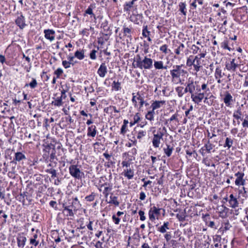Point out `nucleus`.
<instances>
[{
    "instance_id": "1",
    "label": "nucleus",
    "mask_w": 248,
    "mask_h": 248,
    "mask_svg": "<svg viewBox=\"0 0 248 248\" xmlns=\"http://www.w3.org/2000/svg\"><path fill=\"white\" fill-rule=\"evenodd\" d=\"M183 67L182 64L174 65L172 66L171 69L170 70L171 82L172 84L183 85L184 84L188 73Z\"/></svg>"
},
{
    "instance_id": "2",
    "label": "nucleus",
    "mask_w": 248,
    "mask_h": 248,
    "mask_svg": "<svg viewBox=\"0 0 248 248\" xmlns=\"http://www.w3.org/2000/svg\"><path fill=\"white\" fill-rule=\"evenodd\" d=\"M153 63V60L151 58L146 56L142 58L140 55H137L132 65L134 68L147 70L152 68Z\"/></svg>"
},
{
    "instance_id": "3",
    "label": "nucleus",
    "mask_w": 248,
    "mask_h": 248,
    "mask_svg": "<svg viewBox=\"0 0 248 248\" xmlns=\"http://www.w3.org/2000/svg\"><path fill=\"white\" fill-rule=\"evenodd\" d=\"M186 65L187 67L191 69L193 67V70L197 73L202 67V60H200L198 57L191 55L187 58L186 61Z\"/></svg>"
},
{
    "instance_id": "4",
    "label": "nucleus",
    "mask_w": 248,
    "mask_h": 248,
    "mask_svg": "<svg viewBox=\"0 0 248 248\" xmlns=\"http://www.w3.org/2000/svg\"><path fill=\"white\" fill-rule=\"evenodd\" d=\"M167 132L165 127L162 128H159L155 133V130L153 132L154 135L152 139L153 146L155 148H158L161 142V140L162 139L165 133Z\"/></svg>"
},
{
    "instance_id": "5",
    "label": "nucleus",
    "mask_w": 248,
    "mask_h": 248,
    "mask_svg": "<svg viewBox=\"0 0 248 248\" xmlns=\"http://www.w3.org/2000/svg\"><path fill=\"white\" fill-rule=\"evenodd\" d=\"M132 102L135 108H138L139 109H141L143 105L145 104L146 106L148 105L147 103H145L144 97H142L139 92L136 95L135 93H132Z\"/></svg>"
},
{
    "instance_id": "6",
    "label": "nucleus",
    "mask_w": 248,
    "mask_h": 248,
    "mask_svg": "<svg viewBox=\"0 0 248 248\" xmlns=\"http://www.w3.org/2000/svg\"><path fill=\"white\" fill-rule=\"evenodd\" d=\"M69 171L70 174L74 178L78 179H81L84 175V173L82 172L77 165H71L69 167Z\"/></svg>"
},
{
    "instance_id": "7",
    "label": "nucleus",
    "mask_w": 248,
    "mask_h": 248,
    "mask_svg": "<svg viewBox=\"0 0 248 248\" xmlns=\"http://www.w3.org/2000/svg\"><path fill=\"white\" fill-rule=\"evenodd\" d=\"M62 207L63 208L62 213L66 217H74L75 214L74 211H76L79 208L74 206L73 204L69 202L68 204L66 203H63Z\"/></svg>"
},
{
    "instance_id": "8",
    "label": "nucleus",
    "mask_w": 248,
    "mask_h": 248,
    "mask_svg": "<svg viewBox=\"0 0 248 248\" xmlns=\"http://www.w3.org/2000/svg\"><path fill=\"white\" fill-rule=\"evenodd\" d=\"M187 85L189 90L190 91V94H191V98L192 100H196L198 98H200L201 94H199L197 96L194 95V92L196 89V85L197 84V82L194 81L193 78H189L187 81L186 83Z\"/></svg>"
},
{
    "instance_id": "9",
    "label": "nucleus",
    "mask_w": 248,
    "mask_h": 248,
    "mask_svg": "<svg viewBox=\"0 0 248 248\" xmlns=\"http://www.w3.org/2000/svg\"><path fill=\"white\" fill-rule=\"evenodd\" d=\"M239 65L238 61L235 59L228 61L225 63L226 68L230 72H235Z\"/></svg>"
},
{
    "instance_id": "10",
    "label": "nucleus",
    "mask_w": 248,
    "mask_h": 248,
    "mask_svg": "<svg viewBox=\"0 0 248 248\" xmlns=\"http://www.w3.org/2000/svg\"><path fill=\"white\" fill-rule=\"evenodd\" d=\"M161 208H157L154 206L151 207L149 211V219L154 221L155 219H158V217L160 215Z\"/></svg>"
},
{
    "instance_id": "11",
    "label": "nucleus",
    "mask_w": 248,
    "mask_h": 248,
    "mask_svg": "<svg viewBox=\"0 0 248 248\" xmlns=\"http://www.w3.org/2000/svg\"><path fill=\"white\" fill-rule=\"evenodd\" d=\"M18 14L15 19V23L20 30H23L27 25L26 24L25 17L21 12Z\"/></svg>"
},
{
    "instance_id": "12",
    "label": "nucleus",
    "mask_w": 248,
    "mask_h": 248,
    "mask_svg": "<svg viewBox=\"0 0 248 248\" xmlns=\"http://www.w3.org/2000/svg\"><path fill=\"white\" fill-rule=\"evenodd\" d=\"M202 89H201V87L198 85V84H196V89H195V91L194 92V95H197V96L199 95V94H201V96L200 98H198L197 99H196L195 101V100H192V101L194 102L195 104H199L200 103H201L202 100L204 99V92H201L202 91Z\"/></svg>"
},
{
    "instance_id": "13",
    "label": "nucleus",
    "mask_w": 248,
    "mask_h": 248,
    "mask_svg": "<svg viewBox=\"0 0 248 248\" xmlns=\"http://www.w3.org/2000/svg\"><path fill=\"white\" fill-rule=\"evenodd\" d=\"M235 176L236 177V179L235 181V184L236 186H244L245 184V180L244 179V173L240 171H238L234 174Z\"/></svg>"
},
{
    "instance_id": "14",
    "label": "nucleus",
    "mask_w": 248,
    "mask_h": 248,
    "mask_svg": "<svg viewBox=\"0 0 248 248\" xmlns=\"http://www.w3.org/2000/svg\"><path fill=\"white\" fill-rule=\"evenodd\" d=\"M239 201L236 195L233 194H231L229 195V206L231 208L235 209L238 207Z\"/></svg>"
},
{
    "instance_id": "15",
    "label": "nucleus",
    "mask_w": 248,
    "mask_h": 248,
    "mask_svg": "<svg viewBox=\"0 0 248 248\" xmlns=\"http://www.w3.org/2000/svg\"><path fill=\"white\" fill-rule=\"evenodd\" d=\"M17 246L19 248H24L27 241V238L23 233H19L16 237Z\"/></svg>"
},
{
    "instance_id": "16",
    "label": "nucleus",
    "mask_w": 248,
    "mask_h": 248,
    "mask_svg": "<svg viewBox=\"0 0 248 248\" xmlns=\"http://www.w3.org/2000/svg\"><path fill=\"white\" fill-rule=\"evenodd\" d=\"M123 32L124 36L127 38L132 39V34L133 32V29L132 25L127 26L124 24L123 27Z\"/></svg>"
},
{
    "instance_id": "17",
    "label": "nucleus",
    "mask_w": 248,
    "mask_h": 248,
    "mask_svg": "<svg viewBox=\"0 0 248 248\" xmlns=\"http://www.w3.org/2000/svg\"><path fill=\"white\" fill-rule=\"evenodd\" d=\"M44 36L46 39L50 42L55 39V31L52 29H46L44 31Z\"/></svg>"
},
{
    "instance_id": "18",
    "label": "nucleus",
    "mask_w": 248,
    "mask_h": 248,
    "mask_svg": "<svg viewBox=\"0 0 248 248\" xmlns=\"http://www.w3.org/2000/svg\"><path fill=\"white\" fill-rule=\"evenodd\" d=\"M143 17L142 14L133 13L130 17V20L134 24L139 25L140 22L142 21Z\"/></svg>"
},
{
    "instance_id": "19",
    "label": "nucleus",
    "mask_w": 248,
    "mask_h": 248,
    "mask_svg": "<svg viewBox=\"0 0 248 248\" xmlns=\"http://www.w3.org/2000/svg\"><path fill=\"white\" fill-rule=\"evenodd\" d=\"M26 156L24 153L21 152H17L15 153L13 160L11 163H15L16 165L17 162H20L26 159Z\"/></svg>"
},
{
    "instance_id": "20",
    "label": "nucleus",
    "mask_w": 248,
    "mask_h": 248,
    "mask_svg": "<svg viewBox=\"0 0 248 248\" xmlns=\"http://www.w3.org/2000/svg\"><path fill=\"white\" fill-rule=\"evenodd\" d=\"M108 72L107 66L105 62H102L99 67L97 73L101 78H104Z\"/></svg>"
},
{
    "instance_id": "21",
    "label": "nucleus",
    "mask_w": 248,
    "mask_h": 248,
    "mask_svg": "<svg viewBox=\"0 0 248 248\" xmlns=\"http://www.w3.org/2000/svg\"><path fill=\"white\" fill-rule=\"evenodd\" d=\"M223 100L227 107H231L233 102L232 96L229 92H226Z\"/></svg>"
},
{
    "instance_id": "22",
    "label": "nucleus",
    "mask_w": 248,
    "mask_h": 248,
    "mask_svg": "<svg viewBox=\"0 0 248 248\" xmlns=\"http://www.w3.org/2000/svg\"><path fill=\"white\" fill-rule=\"evenodd\" d=\"M166 105V101L165 100H155L153 101L151 105L152 110L155 111V110L160 108L162 106Z\"/></svg>"
},
{
    "instance_id": "23",
    "label": "nucleus",
    "mask_w": 248,
    "mask_h": 248,
    "mask_svg": "<svg viewBox=\"0 0 248 248\" xmlns=\"http://www.w3.org/2000/svg\"><path fill=\"white\" fill-rule=\"evenodd\" d=\"M97 133V130L95 125H91L88 127L87 133L88 137L94 138Z\"/></svg>"
},
{
    "instance_id": "24",
    "label": "nucleus",
    "mask_w": 248,
    "mask_h": 248,
    "mask_svg": "<svg viewBox=\"0 0 248 248\" xmlns=\"http://www.w3.org/2000/svg\"><path fill=\"white\" fill-rule=\"evenodd\" d=\"M220 46L224 49H227L230 52L232 50L231 47L230 41L227 37H225L223 41L220 44Z\"/></svg>"
},
{
    "instance_id": "25",
    "label": "nucleus",
    "mask_w": 248,
    "mask_h": 248,
    "mask_svg": "<svg viewBox=\"0 0 248 248\" xmlns=\"http://www.w3.org/2000/svg\"><path fill=\"white\" fill-rule=\"evenodd\" d=\"M214 147L215 145L211 143L210 140H208L206 144H205L203 147H202L201 149V150L202 151V155H203L204 151H205L207 153H210Z\"/></svg>"
},
{
    "instance_id": "26",
    "label": "nucleus",
    "mask_w": 248,
    "mask_h": 248,
    "mask_svg": "<svg viewBox=\"0 0 248 248\" xmlns=\"http://www.w3.org/2000/svg\"><path fill=\"white\" fill-rule=\"evenodd\" d=\"M122 174L128 179H132L134 175V170L131 168H126L124 170Z\"/></svg>"
},
{
    "instance_id": "27",
    "label": "nucleus",
    "mask_w": 248,
    "mask_h": 248,
    "mask_svg": "<svg viewBox=\"0 0 248 248\" xmlns=\"http://www.w3.org/2000/svg\"><path fill=\"white\" fill-rule=\"evenodd\" d=\"M243 106V105H241V106H239L237 108V109L234 110L233 113V117L234 119L239 120H242V116L243 115L242 112L241 107Z\"/></svg>"
},
{
    "instance_id": "28",
    "label": "nucleus",
    "mask_w": 248,
    "mask_h": 248,
    "mask_svg": "<svg viewBox=\"0 0 248 248\" xmlns=\"http://www.w3.org/2000/svg\"><path fill=\"white\" fill-rule=\"evenodd\" d=\"M178 116V113L177 112L175 113L170 117V118L166 120V123L172 124L176 125V123H179V122Z\"/></svg>"
},
{
    "instance_id": "29",
    "label": "nucleus",
    "mask_w": 248,
    "mask_h": 248,
    "mask_svg": "<svg viewBox=\"0 0 248 248\" xmlns=\"http://www.w3.org/2000/svg\"><path fill=\"white\" fill-rule=\"evenodd\" d=\"M95 4H91L88 8L85 10L83 16H85L87 15H89L91 16V17H93L94 19H96V16L93 13V9L95 8Z\"/></svg>"
},
{
    "instance_id": "30",
    "label": "nucleus",
    "mask_w": 248,
    "mask_h": 248,
    "mask_svg": "<svg viewBox=\"0 0 248 248\" xmlns=\"http://www.w3.org/2000/svg\"><path fill=\"white\" fill-rule=\"evenodd\" d=\"M118 199V197L113 196V194L111 193L109 197V201H107V200H106V202L109 204L114 205L115 206H118L120 204V202Z\"/></svg>"
},
{
    "instance_id": "31",
    "label": "nucleus",
    "mask_w": 248,
    "mask_h": 248,
    "mask_svg": "<svg viewBox=\"0 0 248 248\" xmlns=\"http://www.w3.org/2000/svg\"><path fill=\"white\" fill-rule=\"evenodd\" d=\"M38 238V235L37 233H35L33 235L32 237L30 239V244L31 245V248H33L32 246L36 247L39 243Z\"/></svg>"
},
{
    "instance_id": "32",
    "label": "nucleus",
    "mask_w": 248,
    "mask_h": 248,
    "mask_svg": "<svg viewBox=\"0 0 248 248\" xmlns=\"http://www.w3.org/2000/svg\"><path fill=\"white\" fill-rule=\"evenodd\" d=\"M38 86V82L34 78H31V81L30 82L26 83L24 86V87H29L31 89H34L36 88Z\"/></svg>"
},
{
    "instance_id": "33",
    "label": "nucleus",
    "mask_w": 248,
    "mask_h": 248,
    "mask_svg": "<svg viewBox=\"0 0 248 248\" xmlns=\"http://www.w3.org/2000/svg\"><path fill=\"white\" fill-rule=\"evenodd\" d=\"M213 240L215 248H221V244L220 242L221 240V237L219 235H215L213 237Z\"/></svg>"
},
{
    "instance_id": "34",
    "label": "nucleus",
    "mask_w": 248,
    "mask_h": 248,
    "mask_svg": "<svg viewBox=\"0 0 248 248\" xmlns=\"http://www.w3.org/2000/svg\"><path fill=\"white\" fill-rule=\"evenodd\" d=\"M142 35L144 37L147 38V40L148 41H152V39L150 37V31L148 30L147 25H144L143 26Z\"/></svg>"
},
{
    "instance_id": "35",
    "label": "nucleus",
    "mask_w": 248,
    "mask_h": 248,
    "mask_svg": "<svg viewBox=\"0 0 248 248\" xmlns=\"http://www.w3.org/2000/svg\"><path fill=\"white\" fill-rule=\"evenodd\" d=\"M170 223L168 221L164 222L163 224L157 228V231L162 233L167 232V230L169 229Z\"/></svg>"
},
{
    "instance_id": "36",
    "label": "nucleus",
    "mask_w": 248,
    "mask_h": 248,
    "mask_svg": "<svg viewBox=\"0 0 248 248\" xmlns=\"http://www.w3.org/2000/svg\"><path fill=\"white\" fill-rule=\"evenodd\" d=\"M179 45L177 46V47L176 49H175L174 53L177 56L180 55H183L184 49L185 47V46L183 43H179Z\"/></svg>"
},
{
    "instance_id": "37",
    "label": "nucleus",
    "mask_w": 248,
    "mask_h": 248,
    "mask_svg": "<svg viewBox=\"0 0 248 248\" xmlns=\"http://www.w3.org/2000/svg\"><path fill=\"white\" fill-rule=\"evenodd\" d=\"M155 68L156 70L167 69V66H164V63L161 61H155L154 64Z\"/></svg>"
},
{
    "instance_id": "38",
    "label": "nucleus",
    "mask_w": 248,
    "mask_h": 248,
    "mask_svg": "<svg viewBox=\"0 0 248 248\" xmlns=\"http://www.w3.org/2000/svg\"><path fill=\"white\" fill-rule=\"evenodd\" d=\"M224 75V73L222 72V69L220 66H217L216 68L214 77L215 78H222Z\"/></svg>"
},
{
    "instance_id": "39",
    "label": "nucleus",
    "mask_w": 248,
    "mask_h": 248,
    "mask_svg": "<svg viewBox=\"0 0 248 248\" xmlns=\"http://www.w3.org/2000/svg\"><path fill=\"white\" fill-rule=\"evenodd\" d=\"M85 50L84 49H79L77 50L74 54L75 57L79 60H82L85 58Z\"/></svg>"
},
{
    "instance_id": "40",
    "label": "nucleus",
    "mask_w": 248,
    "mask_h": 248,
    "mask_svg": "<svg viewBox=\"0 0 248 248\" xmlns=\"http://www.w3.org/2000/svg\"><path fill=\"white\" fill-rule=\"evenodd\" d=\"M173 150V147L167 144H166V148H163L164 152L168 157H170L171 155Z\"/></svg>"
},
{
    "instance_id": "41",
    "label": "nucleus",
    "mask_w": 248,
    "mask_h": 248,
    "mask_svg": "<svg viewBox=\"0 0 248 248\" xmlns=\"http://www.w3.org/2000/svg\"><path fill=\"white\" fill-rule=\"evenodd\" d=\"M51 104L56 107H60L62 105L63 102L62 97H58L51 102Z\"/></svg>"
},
{
    "instance_id": "42",
    "label": "nucleus",
    "mask_w": 248,
    "mask_h": 248,
    "mask_svg": "<svg viewBox=\"0 0 248 248\" xmlns=\"http://www.w3.org/2000/svg\"><path fill=\"white\" fill-rule=\"evenodd\" d=\"M155 111L153 110L148 111L145 115V118L150 121H153L154 120V115Z\"/></svg>"
},
{
    "instance_id": "43",
    "label": "nucleus",
    "mask_w": 248,
    "mask_h": 248,
    "mask_svg": "<svg viewBox=\"0 0 248 248\" xmlns=\"http://www.w3.org/2000/svg\"><path fill=\"white\" fill-rule=\"evenodd\" d=\"M112 89L118 91L121 89V83L119 81H113L111 85Z\"/></svg>"
},
{
    "instance_id": "44",
    "label": "nucleus",
    "mask_w": 248,
    "mask_h": 248,
    "mask_svg": "<svg viewBox=\"0 0 248 248\" xmlns=\"http://www.w3.org/2000/svg\"><path fill=\"white\" fill-rule=\"evenodd\" d=\"M134 2L132 1H129L128 2H126L124 5V11L127 12H129L131 8L133 7Z\"/></svg>"
},
{
    "instance_id": "45",
    "label": "nucleus",
    "mask_w": 248,
    "mask_h": 248,
    "mask_svg": "<svg viewBox=\"0 0 248 248\" xmlns=\"http://www.w3.org/2000/svg\"><path fill=\"white\" fill-rule=\"evenodd\" d=\"M222 207L223 208V210L219 211V215L221 217L225 218L227 217V214L229 209L224 205H222Z\"/></svg>"
},
{
    "instance_id": "46",
    "label": "nucleus",
    "mask_w": 248,
    "mask_h": 248,
    "mask_svg": "<svg viewBox=\"0 0 248 248\" xmlns=\"http://www.w3.org/2000/svg\"><path fill=\"white\" fill-rule=\"evenodd\" d=\"M179 11L184 15L186 14V4L185 2H181L179 4Z\"/></svg>"
},
{
    "instance_id": "47",
    "label": "nucleus",
    "mask_w": 248,
    "mask_h": 248,
    "mask_svg": "<svg viewBox=\"0 0 248 248\" xmlns=\"http://www.w3.org/2000/svg\"><path fill=\"white\" fill-rule=\"evenodd\" d=\"M159 50L165 54H167L170 52V50L168 48V46L166 44H164L161 46L159 48Z\"/></svg>"
},
{
    "instance_id": "48",
    "label": "nucleus",
    "mask_w": 248,
    "mask_h": 248,
    "mask_svg": "<svg viewBox=\"0 0 248 248\" xmlns=\"http://www.w3.org/2000/svg\"><path fill=\"white\" fill-rule=\"evenodd\" d=\"M132 159L130 158H125L124 160H123L122 162V165L123 167H125L126 168H128L130 167L131 164Z\"/></svg>"
},
{
    "instance_id": "49",
    "label": "nucleus",
    "mask_w": 248,
    "mask_h": 248,
    "mask_svg": "<svg viewBox=\"0 0 248 248\" xmlns=\"http://www.w3.org/2000/svg\"><path fill=\"white\" fill-rule=\"evenodd\" d=\"M69 202L71 203L74 205V206H76L77 207L79 208L80 206V202L78 201L77 197H76L75 198H73L72 200H70L69 201Z\"/></svg>"
},
{
    "instance_id": "50",
    "label": "nucleus",
    "mask_w": 248,
    "mask_h": 248,
    "mask_svg": "<svg viewBox=\"0 0 248 248\" xmlns=\"http://www.w3.org/2000/svg\"><path fill=\"white\" fill-rule=\"evenodd\" d=\"M184 87L182 86H178L175 88V91L179 97H182L184 94L183 92Z\"/></svg>"
},
{
    "instance_id": "51",
    "label": "nucleus",
    "mask_w": 248,
    "mask_h": 248,
    "mask_svg": "<svg viewBox=\"0 0 248 248\" xmlns=\"http://www.w3.org/2000/svg\"><path fill=\"white\" fill-rule=\"evenodd\" d=\"M112 189V186H105L103 191V194L105 198H107L109 194V192Z\"/></svg>"
},
{
    "instance_id": "52",
    "label": "nucleus",
    "mask_w": 248,
    "mask_h": 248,
    "mask_svg": "<svg viewBox=\"0 0 248 248\" xmlns=\"http://www.w3.org/2000/svg\"><path fill=\"white\" fill-rule=\"evenodd\" d=\"M233 144V140L229 138H227L225 140V142L224 144V147H227L228 149L230 148Z\"/></svg>"
},
{
    "instance_id": "53",
    "label": "nucleus",
    "mask_w": 248,
    "mask_h": 248,
    "mask_svg": "<svg viewBox=\"0 0 248 248\" xmlns=\"http://www.w3.org/2000/svg\"><path fill=\"white\" fill-rule=\"evenodd\" d=\"M232 225L230 223L229 221L227 220L226 222H224L222 226V228L223 229V231H227L232 227Z\"/></svg>"
},
{
    "instance_id": "54",
    "label": "nucleus",
    "mask_w": 248,
    "mask_h": 248,
    "mask_svg": "<svg viewBox=\"0 0 248 248\" xmlns=\"http://www.w3.org/2000/svg\"><path fill=\"white\" fill-rule=\"evenodd\" d=\"M2 217H3V219L1 221L2 223H5L7 221L6 219L8 217V216L2 210H0V219Z\"/></svg>"
},
{
    "instance_id": "55",
    "label": "nucleus",
    "mask_w": 248,
    "mask_h": 248,
    "mask_svg": "<svg viewBox=\"0 0 248 248\" xmlns=\"http://www.w3.org/2000/svg\"><path fill=\"white\" fill-rule=\"evenodd\" d=\"M96 194L94 192H92L91 194L85 197V199L87 202H92L94 200Z\"/></svg>"
},
{
    "instance_id": "56",
    "label": "nucleus",
    "mask_w": 248,
    "mask_h": 248,
    "mask_svg": "<svg viewBox=\"0 0 248 248\" xmlns=\"http://www.w3.org/2000/svg\"><path fill=\"white\" fill-rule=\"evenodd\" d=\"M146 135V132L144 130H140L138 131L137 135V138L139 140L141 139L143 137H145Z\"/></svg>"
},
{
    "instance_id": "57",
    "label": "nucleus",
    "mask_w": 248,
    "mask_h": 248,
    "mask_svg": "<svg viewBox=\"0 0 248 248\" xmlns=\"http://www.w3.org/2000/svg\"><path fill=\"white\" fill-rule=\"evenodd\" d=\"M46 171L47 173L51 174L52 178H54L57 176V171H56V170H55V169H47L46 170Z\"/></svg>"
},
{
    "instance_id": "58",
    "label": "nucleus",
    "mask_w": 248,
    "mask_h": 248,
    "mask_svg": "<svg viewBox=\"0 0 248 248\" xmlns=\"http://www.w3.org/2000/svg\"><path fill=\"white\" fill-rule=\"evenodd\" d=\"M63 72V70L61 68H58L56 70L54 71V74L56 76V78H59L62 75Z\"/></svg>"
},
{
    "instance_id": "59",
    "label": "nucleus",
    "mask_w": 248,
    "mask_h": 248,
    "mask_svg": "<svg viewBox=\"0 0 248 248\" xmlns=\"http://www.w3.org/2000/svg\"><path fill=\"white\" fill-rule=\"evenodd\" d=\"M215 98L214 96L213 95H211L209 98L206 97H204V102L206 104H207L208 105H211L212 104V103L213 102V100H211V98L214 99Z\"/></svg>"
},
{
    "instance_id": "60",
    "label": "nucleus",
    "mask_w": 248,
    "mask_h": 248,
    "mask_svg": "<svg viewBox=\"0 0 248 248\" xmlns=\"http://www.w3.org/2000/svg\"><path fill=\"white\" fill-rule=\"evenodd\" d=\"M176 217L180 221H184L186 218V216L185 213L177 214L176 215Z\"/></svg>"
},
{
    "instance_id": "61",
    "label": "nucleus",
    "mask_w": 248,
    "mask_h": 248,
    "mask_svg": "<svg viewBox=\"0 0 248 248\" xmlns=\"http://www.w3.org/2000/svg\"><path fill=\"white\" fill-rule=\"evenodd\" d=\"M201 89L202 91H203L204 93H206L207 92H209L210 90L208 87V83H203L201 85Z\"/></svg>"
},
{
    "instance_id": "62",
    "label": "nucleus",
    "mask_w": 248,
    "mask_h": 248,
    "mask_svg": "<svg viewBox=\"0 0 248 248\" xmlns=\"http://www.w3.org/2000/svg\"><path fill=\"white\" fill-rule=\"evenodd\" d=\"M96 52L97 50L95 49H93L91 51V52L90 53V58L91 59L94 60L96 59Z\"/></svg>"
},
{
    "instance_id": "63",
    "label": "nucleus",
    "mask_w": 248,
    "mask_h": 248,
    "mask_svg": "<svg viewBox=\"0 0 248 248\" xmlns=\"http://www.w3.org/2000/svg\"><path fill=\"white\" fill-rule=\"evenodd\" d=\"M140 114L138 112L136 113L133 118L134 124H137L140 121Z\"/></svg>"
},
{
    "instance_id": "64",
    "label": "nucleus",
    "mask_w": 248,
    "mask_h": 248,
    "mask_svg": "<svg viewBox=\"0 0 248 248\" xmlns=\"http://www.w3.org/2000/svg\"><path fill=\"white\" fill-rule=\"evenodd\" d=\"M101 27L104 29V30H108L109 28L108 26V22L105 20L101 24Z\"/></svg>"
}]
</instances>
